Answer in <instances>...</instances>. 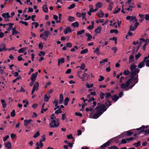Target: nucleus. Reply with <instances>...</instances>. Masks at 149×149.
<instances>
[{
    "label": "nucleus",
    "mask_w": 149,
    "mask_h": 149,
    "mask_svg": "<svg viewBox=\"0 0 149 149\" xmlns=\"http://www.w3.org/2000/svg\"><path fill=\"white\" fill-rule=\"evenodd\" d=\"M106 110L104 104H98L97 106L94 110L95 113H92L89 115V117L91 118L97 119L98 118L104 111Z\"/></svg>",
    "instance_id": "nucleus-1"
},
{
    "label": "nucleus",
    "mask_w": 149,
    "mask_h": 149,
    "mask_svg": "<svg viewBox=\"0 0 149 149\" xmlns=\"http://www.w3.org/2000/svg\"><path fill=\"white\" fill-rule=\"evenodd\" d=\"M54 115V114H53L51 116V123L49 124V127L51 128H57L58 127L60 124L59 120L56 119Z\"/></svg>",
    "instance_id": "nucleus-2"
},
{
    "label": "nucleus",
    "mask_w": 149,
    "mask_h": 149,
    "mask_svg": "<svg viewBox=\"0 0 149 149\" xmlns=\"http://www.w3.org/2000/svg\"><path fill=\"white\" fill-rule=\"evenodd\" d=\"M133 79L132 78H131L128 79L125 83H122L121 84L120 87L121 88L124 89L126 91H127L130 88V87L128 88V87L130 84L132 83L133 81Z\"/></svg>",
    "instance_id": "nucleus-3"
},
{
    "label": "nucleus",
    "mask_w": 149,
    "mask_h": 149,
    "mask_svg": "<svg viewBox=\"0 0 149 149\" xmlns=\"http://www.w3.org/2000/svg\"><path fill=\"white\" fill-rule=\"evenodd\" d=\"M136 65L134 64H132L130 68V69L131 72L133 74L138 73L140 71V70L136 68Z\"/></svg>",
    "instance_id": "nucleus-4"
},
{
    "label": "nucleus",
    "mask_w": 149,
    "mask_h": 149,
    "mask_svg": "<svg viewBox=\"0 0 149 149\" xmlns=\"http://www.w3.org/2000/svg\"><path fill=\"white\" fill-rule=\"evenodd\" d=\"M49 32L48 31H45L44 33H42L40 35V37L42 38V39L44 41H46L47 38L48 37Z\"/></svg>",
    "instance_id": "nucleus-5"
},
{
    "label": "nucleus",
    "mask_w": 149,
    "mask_h": 149,
    "mask_svg": "<svg viewBox=\"0 0 149 149\" xmlns=\"http://www.w3.org/2000/svg\"><path fill=\"white\" fill-rule=\"evenodd\" d=\"M127 20H130V21H133L134 22H136L137 20L136 17L134 16H127L126 17Z\"/></svg>",
    "instance_id": "nucleus-6"
},
{
    "label": "nucleus",
    "mask_w": 149,
    "mask_h": 149,
    "mask_svg": "<svg viewBox=\"0 0 149 149\" xmlns=\"http://www.w3.org/2000/svg\"><path fill=\"white\" fill-rule=\"evenodd\" d=\"M39 84L38 82H36L33 86V88L31 92V94L33 95L35 91H37L38 90V87L39 86Z\"/></svg>",
    "instance_id": "nucleus-7"
},
{
    "label": "nucleus",
    "mask_w": 149,
    "mask_h": 149,
    "mask_svg": "<svg viewBox=\"0 0 149 149\" xmlns=\"http://www.w3.org/2000/svg\"><path fill=\"white\" fill-rule=\"evenodd\" d=\"M2 16L3 17L4 19L6 21H8V18H9L10 16L8 13H3L2 15Z\"/></svg>",
    "instance_id": "nucleus-8"
},
{
    "label": "nucleus",
    "mask_w": 149,
    "mask_h": 149,
    "mask_svg": "<svg viewBox=\"0 0 149 149\" xmlns=\"http://www.w3.org/2000/svg\"><path fill=\"white\" fill-rule=\"evenodd\" d=\"M6 45L3 43H0V52L3 51H6Z\"/></svg>",
    "instance_id": "nucleus-9"
},
{
    "label": "nucleus",
    "mask_w": 149,
    "mask_h": 149,
    "mask_svg": "<svg viewBox=\"0 0 149 149\" xmlns=\"http://www.w3.org/2000/svg\"><path fill=\"white\" fill-rule=\"evenodd\" d=\"M4 145L8 149H10L12 148L11 144L10 142H6Z\"/></svg>",
    "instance_id": "nucleus-10"
},
{
    "label": "nucleus",
    "mask_w": 149,
    "mask_h": 149,
    "mask_svg": "<svg viewBox=\"0 0 149 149\" xmlns=\"http://www.w3.org/2000/svg\"><path fill=\"white\" fill-rule=\"evenodd\" d=\"M32 121V120L31 119L29 120H24V126H27L29 124H30L31 122Z\"/></svg>",
    "instance_id": "nucleus-11"
},
{
    "label": "nucleus",
    "mask_w": 149,
    "mask_h": 149,
    "mask_svg": "<svg viewBox=\"0 0 149 149\" xmlns=\"http://www.w3.org/2000/svg\"><path fill=\"white\" fill-rule=\"evenodd\" d=\"M72 31L70 27L68 26L66 27L65 29L64 30V33L65 34H67L69 32H72Z\"/></svg>",
    "instance_id": "nucleus-12"
},
{
    "label": "nucleus",
    "mask_w": 149,
    "mask_h": 149,
    "mask_svg": "<svg viewBox=\"0 0 149 149\" xmlns=\"http://www.w3.org/2000/svg\"><path fill=\"white\" fill-rule=\"evenodd\" d=\"M102 28L100 26H98L95 30V32L97 34H100Z\"/></svg>",
    "instance_id": "nucleus-13"
},
{
    "label": "nucleus",
    "mask_w": 149,
    "mask_h": 149,
    "mask_svg": "<svg viewBox=\"0 0 149 149\" xmlns=\"http://www.w3.org/2000/svg\"><path fill=\"white\" fill-rule=\"evenodd\" d=\"M114 5L113 3L112 2H110L108 7V10L109 11H111L112 10L113 6Z\"/></svg>",
    "instance_id": "nucleus-14"
},
{
    "label": "nucleus",
    "mask_w": 149,
    "mask_h": 149,
    "mask_svg": "<svg viewBox=\"0 0 149 149\" xmlns=\"http://www.w3.org/2000/svg\"><path fill=\"white\" fill-rule=\"evenodd\" d=\"M145 61L143 60L141 62L139 63L137 67L139 68L140 69L144 67L145 66L144 63Z\"/></svg>",
    "instance_id": "nucleus-15"
},
{
    "label": "nucleus",
    "mask_w": 149,
    "mask_h": 149,
    "mask_svg": "<svg viewBox=\"0 0 149 149\" xmlns=\"http://www.w3.org/2000/svg\"><path fill=\"white\" fill-rule=\"evenodd\" d=\"M65 59L63 58H61L58 60V66L60 65V63H63L64 62Z\"/></svg>",
    "instance_id": "nucleus-16"
},
{
    "label": "nucleus",
    "mask_w": 149,
    "mask_h": 149,
    "mask_svg": "<svg viewBox=\"0 0 149 149\" xmlns=\"http://www.w3.org/2000/svg\"><path fill=\"white\" fill-rule=\"evenodd\" d=\"M126 7V8L125 9V10H127L128 11L130 10L131 11H132V8L135 7L130 5H128L127 7Z\"/></svg>",
    "instance_id": "nucleus-17"
},
{
    "label": "nucleus",
    "mask_w": 149,
    "mask_h": 149,
    "mask_svg": "<svg viewBox=\"0 0 149 149\" xmlns=\"http://www.w3.org/2000/svg\"><path fill=\"white\" fill-rule=\"evenodd\" d=\"M103 5L102 3L100 2H98L96 4L95 6L97 8H100Z\"/></svg>",
    "instance_id": "nucleus-18"
},
{
    "label": "nucleus",
    "mask_w": 149,
    "mask_h": 149,
    "mask_svg": "<svg viewBox=\"0 0 149 149\" xmlns=\"http://www.w3.org/2000/svg\"><path fill=\"white\" fill-rule=\"evenodd\" d=\"M104 15V13L101 10H100L97 14V16L99 17H103Z\"/></svg>",
    "instance_id": "nucleus-19"
},
{
    "label": "nucleus",
    "mask_w": 149,
    "mask_h": 149,
    "mask_svg": "<svg viewBox=\"0 0 149 149\" xmlns=\"http://www.w3.org/2000/svg\"><path fill=\"white\" fill-rule=\"evenodd\" d=\"M112 100L113 101L116 102L119 99V97H117L116 95H114L111 96Z\"/></svg>",
    "instance_id": "nucleus-20"
},
{
    "label": "nucleus",
    "mask_w": 149,
    "mask_h": 149,
    "mask_svg": "<svg viewBox=\"0 0 149 149\" xmlns=\"http://www.w3.org/2000/svg\"><path fill=\"white\" fill-rule=\"evenodd\" d=\"M53 17L54 19L56 20V22L57 23H59L61 22V20L60 19L58 20V17L57 15H54Z\"/></svg>",
    "instance_id": "nucleus-21"
},
{
    "label": "nucleus",
    "mask_w": 149,
    "mask_h": 149,
    "mask_svg": "<svg viewBox=\"0 0 149 149\" xmlns=\"http://www.w3.org/2000/svg\"><path fill=\"white\" fill-rule=\"evenodd\" d=\"M59 99V103L60 104H61L62 103L63 100V96L61 94H60Z\"/></svg>",
    "instance_id": "nucleus-22"
},
{
    "label": "nucleus",
    "mask_w": 149,
    "mask_h": 149,
    "mask_svg": "<svg viewBox=\"0 0 149 149\" xmlns=\"http://www.w3.org/2000/svg\"><path fill=\"white\" fill-rule=\"evenodd\" d=\"M86 36L88 37L87 39V41H88L89 40H91V39L92 38V36H91L90 34L88 33H86Z\"/></svg>",
    "instance_id": "nucleus-23"
},
{
    "label": "nucleus",
    "mask_w": 149,
    "mask_h": 149,
    "mask_svg": "<svg viewBox=\"0 0 149 149\" xmlns=\"http://www.w3.org/2000/svg\"><path fill=\"white\" fill-rule=\"evenodd\" d=\"M120 10V8H119L118 7H116L115 10L113 12L114 14H116L118 13Z\"/></svg>",
    "instance_id": "nucleus-24"
},
{
    "label": "nucleus",
    "mask_w": 149,
    "mask_h": 149,
    "mask_svg": "<svg viewBox=\"0 0 149 149\" xmlns=\"http://www.w3.org/2000/svg\"><path fill=\"white\" fill-rule=\"evenodd\" d=\"M13 33L12 35H16L18 33L17 31L16 30V28L15 27L13 28L12 29Z\"/></svg>",
    "instance_id": "nucleus-25"
},
{
    "label": "nucleus",
    "mask_w": 149,
    "mask_h": 149,
    "mask_svg": "<svg viewBox=\"0 0 149 149\" xmlns=\"http://www.w3.org/2000/svg\"><path fill=\"white\" fill-rule=\"evenodd\" d=\"M1 102L2 104L3 107L5 108L6 107L7 105L5 100H1Z\"/></svg>",
    "instance_id": "nucleus-26"
},
{
    "label": "nucleus",
    "mask_w": 149,
    "mask_h": 149,
    "mask_svg": "<svg viewBox=\"0 0 149 149\" xmlns=\"http://www.w3.org/2000/svg\"><path fill=\"white\" fill-rule=\"evenodd\" d=\"M42 9L44 12L47 13L48 11V9L46 5H44L42 7Z\"/></svg>",
    "instance_id": "nucleus-27"
},
{
    "label": "nucleus",
    "mask_w": 149,
    "mask_h": 149,
    "mask_svg": "<svg viewBox=\"0 0 149 149\" xmlns=\"http://www.w3.org/2000/svg\"><path fill=\"white\" fill-rule=\"evenodd\" d=\"M71 26H73L74 27H78L79 25L77 22H75L71 24Z\"/></svg>",
    "instance_id": "nucleus-28"
},
{
    "label": "nucleus",
    "mask_w": 149,
    "mask_h": 149,
    "mask_svg": "<svg viewBox=\"0 0 149 149\" xmlns=\"http://www.w3.org/2000/svg\"><path fill=\"white\" fill-rule=\"evenodd\" d=\"M36 77H37L34 75V74H32L30 79L31 80V81H35L36 80Z\"/></svg>",
    "instance_id": "nucleus-29"
},
{
    "label": "nucleus",
    "mask_w": 149,
    "mask_h": 149,
    "mask_svg": "<svg viewBox=\"0 0 149 149\" xmlns=\"http://www.w3.org/2000/svg\"><path fill=\"white\" fill-rule=\"evenodd\" d=\"M50 97V95L47 96V95H45L44 97V101L45 102L48 101Z\"/></svg>",
    "instance_id": "nucleus-30"
},
{
    "label": "nucleus",
    "mask_w": 149,
    "mask_h": 149,
    "mask_svg": "<svg viewBox=\"0 0 149 149\" xmlns=\"http://www.w3.org/2000/svg\"><path fill=\"white\" fill-rule=\"evenodd\" d=\"M130 61H129V63H130L134 61V57L132 55H130L129 57Z\"/></svg>",
    "instance_id": "nucleus-31"
},
{
    "label": "nucleus",
    "mask_w": 149,
    "mask_h": 149,
    "mask_svg": "<svg viewBox=\"0 0 149 149\" xmlns=\"http://www.w3.org/2000/svg\"><path fill=\"white\" fill-rule=\"evenodd\" d=\"M26 49V47H23L19 49L18 52L19 53H21L24 52V51Z\"/></svg>",
    "instance_id": "nucleus-32"
},
{
    "label": "nucleus",
    "mask_w": 149,
    "mask_h": 149,
    "mask_svg": "<svg viewBox=\"0 0 149 149\" xmlns=\"http://www.w3.org/2000/svg\"><path fill=\"white\" fill-rule=\"evenodd\" d=\"M40 135V133L39 131H37L34 134L33 136V137L34 138H36Z\"/></svg>",
    "instance_id": "nucleus-33"
},
{
    "label": "nucleus",
    "mask_w": 149,
    "mask_h": 149,
    "mask_svg": "<svg viewBox=\"0 0 149 149\" xmlns=\"http://www.w3.org/2000/svg\"><path fill=\"white\" fill-rule=\"evenodd\" d=\"M93 86V84H89L87 83L86 84V87L88 88H90L92 87Z\"/></svg>",
    "instance_id": "nucleus-34"
},
{
    "label": "nucleus",
    "mask_w": 149,
    "mask_h": 149,
    "mask_svg": "<svg viewBox=\"0 0 149 149\" xmlns=\"http://www.w3.org/2000/svg\"><path fill=\"white\" fill-rule=\"evenodd\" d=\"M148 127L147 126H143L140 128L137 129V130H141L144 129H147L148 128Z\"/></svg>",
    "instance_id": "nucleus-35"
},
{
    "label": "nucleus",
    "mask_w": 149,
    "mask_h": 149,
    "mask_svg": "<svg viewBox=\"0 0 149 149\" xmlns=\"http://www.w3.org/2000/svg\"><path fill=\"white\" fill-rule=\"evenodd\" d=\"M69 99L68 97H66L65 99L64 102V105H67L68 104V102L69 101Z\"/></svg>",
    "instance_id": "nucleus-36"
},
{
    "label": "nucleus",
    "mask_w": 149,
    "mask_h": 149,
    "mask_svg": "<svg viewBox=\"0 0 149 149\" xmlns=\"http://www.w3.org/2000/svg\"><path fill=\"white\" fill-rule=\"evenodd\" d=\"M110 33H115L117 34L118 33V31L116 29H112L110 30Z\"/></svg>",
    "instance_id": "nucleus-37"
},
{
    "label": "nucleus",
    "mask_w": 149,
    "mask_h": 149,
    "mask_svg": "<svg viewBox=\"0 0 149 149\" xmlns=\"http://www.w3.org/2000/svg\"><path fill=\"white\" fill-rule=\"evenodd\" d=\"M140 141H139L137 143H134L133 145L135 146L137 148L140 145Z\"/></svg>",
    "instance_id": "nucleus-38"
},
{
    "label": "nucleus",
    "mask_w": 149,
    "mask_h": 149,
    "mask_svg": "<svg viewBox=\"0 0 149 149\" xmlns=\"http://www.w3.org/2000/svg\"><path fill=\"white\" fill-rule=\"evenodd\" d=\"M94 52L96 53L98 55H99L100 54L99 49L98 47L94 51Z\"/></svg>",
    "instance_id": "nucleus-39"
},
{
    "label": "nucleus",
    "mask_w": 149,
    "mask_h": 149,
    "mask_svg": "<svg viewBox=\"0 0 149 149\" xmlns=\"http://www.w3.org/2000/svg\"><path fill=\"white\" fill-rule=\"evenodd\" d=\"M108 61V59L107 58L105 59L104 60H103L100 61V63L101 64H103L105 62H107Z\"/></svg>",
    "instance_id": "nucleus-40"
},
{
    "label": "nucleus",
    "mask_w": 149,
    "mask_h": 149,
    "mask_svg": "<svg viewBox=\"0 0 149 149\" xmlns=\"http://www.w3.org/2000/svg\"><path fill=\"white\" fill-rule=\"evenodd\" d=\"M88 52V49H86L80 52L81 54H83L87 53Z\"/></svg>",
    "instance_id": "nucleus-41"
},
{
    "label": "nucleus",
    "mask_w": 149,
    "mask_h": 149,
    "mask_svg": "<svg viewBox=\"0 0 149 149\" xmlns=\"http://www.w3.org/2000/svg\"><path fill=\"white\" fill-rule=\"evenodd\" d=\"M68 20L70 22H73L74 21V18L73 17L70 16L69 17Z\"/></svg>",
    "instance_id": "nucleus-42"
},
{
    "label": "nucleus",
    "mask_w": 149,
    "mask_h": 149,
    "mask_svg": "<svg viewBox=\"0 0 149 149\" xmlns=\"http://www.w3.org/2000/svg\"><path fill=\"white\" fill-rule=\"evenodd\" d=\"M84 30H82L81 31H79L77 32V35H80L82 34L84 32Z\"/></svg>",
    "instance_id": "nucleus-43"
},
{
    "label": "nucleus",
    "mask_w": 149,
    "mask_h": 149,
    "mask_svg": "<svg viewBox=\"0 0 149 149\" xmlns=\"http://www.w3.org/2000/svg\"><path fill=\"white\" fill-rule=\"evenodd\" d=\"M10 115L12 117H14L15 115V111L14 110H13L10 113Z\"/></svg>",
    "instance_id": "nucleus-44"
},
{
    "label": "nucleus",
    "mask_w": 149,
    "mask_h": 149,
    "mask_svg": "<svg viewBox=\"0 0 149 149\" xmlns=\"http://www.w3.org/2000/svg\"><path fill=\"white\" fill-rule=\"evenodd\" d=\"M130 72L128 70H125L123 74H124L125 75H128L130 73Z\"/></svg>",
    "instance_id": "nucleus-45"
},
{
    "label": "nucleus",
    "mask_w": 149,
    "mask_h": 149,
    "mask_svg": "<svg viewBox=\"0 0 149 149\" xmlns=\"http://www.w3.org/2000/svg\"><path fill=\"white\" fill-rule=\"evenodd\" d=\"M134 84L132 86H131L130 87V88H131L136 83H137L138 81V77L137 78H136L134 79Z\"/></svg>",
    "instance_id": "nucleus-46"
},
{
    "label": "nucleus",
    "mask_w": 149,
    "mask_h": 149,
    "mask_svg": "<svg viewBox=\"0 0 149 149\" xmlns=\"http://www.w3.org/2000/svg\"><path fill=\"white\" fill-rule=\"evenodd\" d=\"M100 98L101 99H103L104 98V96L105 95V94L102 92H100Z\"/></svg>",
    "instance_id": "nucleus-47"
},
{
    "label": "nucleus",
    "mask_w": 149,
    "mask_h": 149,
    "mask_svg": "<svg viewBox=\"0 0 149 149\" xmlns=\"http://www.w3.org/2000/svg\"><path fill=\"white\" fill-rule=\"evenodd\" d=\"M105 95H106L105 98L107 99H109L111 95V94L109 93H106Z\"/></svg>",
    "instance_id": "nucleus-48"
},
{
    "label": "nucleus",
    "mask_w": 149,
    "mask_h": 149,
    "mask_svg": "<svg viewBox=\"0 0 149 149\" xmlns=\"http://www.w3.org/2000/svg\"><path fill=\"white\" fill-rule=\"evenodd\" d=\"M132 134L133 133L131 131H128L126 133V135L127 136H130L132 135Z\"/></svg>",
    "instance_id": "nucleus-49"
},
{
    "label": "nucleus",
    "mask_w": 149,
    "mask_h": 149,
    "mask_svg": "<svg viewBox=\"0 0 149 149\" xmlns=\"http://www.w3.org/2000/svg\"><path fill=\"white\" fill-rule=\"evenodd\" d=\"M86 15V13L85 12H83L82 14V19H84L85 20H86V19L85 18V16Z\"/></svg>",
    "instance_id": "nucleus-50"
},
{
    "label": "nucleus",
    "mask_w": 149,
    "mask_h": 149,
    "mask_svg": "<svg viewBox=\"0 0 149 149\" xmlns=\"http://www.w3.org/2000/svg\"><path fill=\"white\" fill-rule=\"evenodd\" d=\"M75 4L74 3H73V4H72L71 5H70V6L68 7V9H71L75 7Z\"/></svg>",
    "instance_id": "nucleus-51"
},
{
    "label": "nucleus",
    "mask_w": 149,
    "mask_h": 149,
    "mask_svg": "<svg viewBox=\"0 0 149 149\" xmlns=\"http://www.w3.org/2000/svg\"><path fill=\"white\" fill-rule=\"evenodd\" d=\"M110 143V141H108L107 142H106V143H104L103 145V146H105V147H106L109 145Z\"/></svg>",
    "instance_id": "nucleus-52"
},
{
    "label": "nucleus",
    "mask_w": 149,
    "mask_h": 149,
    "mask_svg": "<svg viewBox=\"0 0 149 149\" xmlns=\"http://www.w3.org/2000/svg\"><path fill=\"white\" fill-rule=\"evenodd\" d=\"M62 111L61 110V109H58L57 110H56L55 112V113L57 114H58L59 113H61Z\"/></svg>",
    "instance_id": "nucleus-53"
},
{
    "label": "nucleus",
    "mask_w": 149,
    "mask_h": 149,
    "mask_svg": "<svg viewBox=\"0 0 149 149\" xmlns=\"http://www.w3.org/2000/svg\"><path fill=\"white\" fill-rule=\"evenodd\" d=\"M83 13H79V12H77L76 13V15L77 16L79 17H81V16H82V14Z\"/></svg>",
    "instance_id": "nucleus-54"
},
{
    "label": "nucleus",
    "mask_w": 149,
    "mask_h": 149,
    "mask_svg": "<svg viewBox=\"0 0 149 149\" xmlns=\"http://www.w3.org/2000/svg\"><path fill=\"white\" fill-rule=\"evenodd\" d=\"M131 1L132 0H128V1L125 3V6L127 7V5H130Z\"/></svg>",
    "instance_id": "nucleus-55"
},
{
    "label": "nucleus",
    "mask_w": 149,
    "mask_h": 149,
    "mask_svg": "<svg viewBox=\"0 0 149 149\" xmlns=\"http://www.w3.org/2000/svg\"><path fill=\"white\" fill-rule=\"evenodd\" d=\"M45 135H43L42 136V138L40 140V141H41L42 142L43 141H45Z\"/></svg>",
    "instance_id": "nucleus-56"
},
{
    "label": "nucleus",
    "mask_w": 149,
    "mask_h": 149,
    "mask_svg": "<svg viewBox=\"0 0 149 149\" xmlns=\"http://www.w3.org/2000/svg\"><path fill=\"white\" fill-rule=\"evenodd\" d=\"M135 29V28L133 27L132 25H131L130 26V31H134Z\"/></svg>",
    "instance_id": "nucleus-57"
},
{
    "label": "nucleus",
    "mask_w": 149,
    "mask_h": 149,
    "mask_svg": "<svg viewBox=\"0 0 149 149\" xmlns=\"http://www.w3.org/2000/svg\"><path fill=\"white\" fill-rule=\"evenodd\" d=\"M134 139L133 137H130L129 138L126 139V140L127 141V142H129L130 141L133 140Z\"/></svg>",
    "instance_id": "nucleus-58"
},
{
    "label": "nucleus",
    "mask_w": 149,
    "mask_h": 149,
    "mask_svg": "<svg viewBox=\"0 0 149 149\" xmlns=\"http://www.w3.org/2000/svg\"><path fill=\"white\" fill-rule=\"evenodd\" d=\"M85 64L84 63H82L81 64V66H80V68L81 70H84V69L85 67Z\"/></svg>",
    "instance_id": "nucleus-59"
},
{
    "label": "nucleus",
    "mask_w": 149,
    "mask_h": 149,
    "mask_svg": "<svg viewBox=\"0 0 149 149\" xmlns=\"http://www.w3.org/2000/svg\"><path fill=\"white\" fill-rule=\"evenodd\" d=\"M43 47V44L42 42L40 43L39 44V48L40 50L42 49Z\"/></svg>",
    "instance_id": "nucleus-60"
},
{
    "label": "nucleus",
    "mask_w": 149,
    "mask_h": 149,
    "mask_svg": "<svg viewBox=\"0 0 149 149\" xmlns=\"http://www.w3.org/2000/svg\"><path fill=\"white\" fill-rule=\"evenodd\" d=\"M109 149H118V148L116 146H111L109 147Z\"/></svg>",
    "instance_id": "nucleus-61"
},
{
    "label": "nucleus",
    "mask_w": 149,
    "mask_h": 149,
    "mask_svg": "<svg viewBox=\"0 0 149 149\" xmlns=\"http://www.w3.org/2000/svg\"><path fill=\"white\" fill-rule=\"evenodd\" d=\"M100 78L98 79V81H101L103 80L104 79V77L103 76L100 75Z\"/></svg>",
    "instance_id": "nucleus-62"
},
{
    "label": "nucleus",
    "mask_w": 149,
    "mask_h": 149,
    "mask_svg": "<svg viewBox=\"0 0 149 149\" xmlns=\"http://www.w3.org/2000/svg\"><path fill=\"white\" fill-rule=\"evenodd\" d=\"M145 63H146V66L147 67H149V59L146 60L145 61Z\"/></svg>",
    "instance_id": "nucleus-63"
},
{
    "label": "nucleus",
    "mask_w": 149,
    "mask_h": 149,
    "mask_svg": "<svg viewBox=\"0 0 149 149\" xmlns=\"http://www.w3.org/2000/svg\"><path fill=\"white\" fill-rule=\"evenodd\" d=\"M145 18L146 20H149V15L146 14L145 15Z\"/></svg>",
    "instance_id": "nucleus-64"
}]
</instances>
